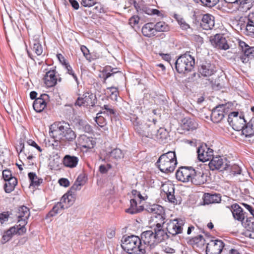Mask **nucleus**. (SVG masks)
I'll list each match as a JSON object with an SVG mask.
<instances>
[{
  "label": "nucleus",
  "instance_id": "nucleus-1",
  "mask_svg": "<svg viewBox=\"0 0 254 254\" xmlns=\"http://www.w3.org/2000/svg\"><path fill=\"white\" fill-rule=\"evenodd\" d=\"M50 135L54 139L55 142H72L76 137L75 132L71 128L70 125L65 122H59L52 125L50 128Z\"/></svg>",
  "mask_w": 254,
  "mask_h": 254
},
{
  "label": "nucleus",
  "instance_id": "nucleus-2",
  "mask_svg": "<svg viewBox=\"0 0 254 254\" xmlns=\"http://www.w3.org/2000/svg\"><path fill=\"white\" fill-rule=\"evenodd\" d=\"M157 166L159 170L166 174L173 172L177 164L175 151H168L162 154L158 159Z\"/></svg>",
  "mask_w": 254,
  "mask_h": 254
},
{
  "label": "nucleus",
  "instance_id": "nucleus-3",
  "mask_svg": "<svg viewBox=\"0 0 254 254\" xmlns=\"http://www.w3.org/2000/svg\"><path fill=\"white\" fill-rule=\"evenodd\" d=\"M131 121L136 131L140 135L151 138L152 132L155 128L156 120L146 119L143 122L139 120L138 118L133 117Z\"/></svg>",
  "mask_w": 254,
  "mask_h": 254
},
{
  "label": "nucleus",
  "instance_id": "nucleus-4",
  "mask_svg": "<svg viewBox=\"0 0 254 254\" xmlns=\"http://www.w3.org/2000/svg\"><path fill=\"white\" fill-rule=\"evenodd\" d=\"M194 59L189 54H185L180 56L175 63L177 71L180 73H185L190 71L194 65Z\"/></svg>",
  "mask_w": 254,
  "mask_h": 254
},
{
  "label": "nucleus",
  "instance_id": "nucleus-5",
  "mask_svg": "<svg viewBox=\"0 0 254 254\" xmlns=\"http://www.w3.org/2000/svg\"><path fill=\"white\" fill-rule=\"evenodd\" d=\"M141 240L140 238L134 235H131L126 238L123 242L122 247L129 254H141Z\"/></svg>",
  "mask_w": 254,
  "mask_h": 254
},
{
  "label": "nucleus",
  "instance_id": "nucleus-6",
  "mask_svg": "<svg viewBox=\"0 0 254 254\" xmlns=\"http://www.w3.org/2000/svg\"><path fill=\"white\" fill-rule=\"evenodd\" d=\"M74 203V196L66 193L62 197L60 202L54 206L48 215L53 217L60 212V210L67 208Z\"/></svg>",
  "mask_w": 254,
  "mask_h": 254
},
{
  "label": "nucleus",
  "instance_id": "nucleus-7",
  "mask_svg": "<svg viewBox=\"0 0 254 254\" xmlns=\"http://www.w3.org/2000/svg\"><path fill=\"white\" fill-rule=\"evenodd\" d=\"M141 254H145L147 249H150L158 242L156 240L154 232L151 230L144 231L141 234Z\"/></svg>",
  "mask_w": 254,
  "mask_h": 254
},
{
  "label": "nucleus",
  "instance_id": "nucleus-8",
  "mask_svg": "<svg viewBox=\"0 0 254 254\" xmlns=\"http://www.w3.org/2000/svg\"><path fill=\"white\" fill-rule=\"evenodd\" d=\"M185 221L181 218L169 220L167 223L166 230L172 236L182 233Z\"/></svg>",
  "mask_w": 254,
  "mask_h": 254
},
{
  "label": "nucleus",
  "instance_id": "nucleus-9",
  "mask_svg": "<svg viewBox=\"0 0 254 254\" xmlns=\"http://www.w3.org/2000/svg\"><path fill=\"white\" fill-rule=\"evenodd\" d=\"M228 163L229 162L226 158H222L220 156H213L209 163V166L212 171L219 170L220 171H223L227 170L229 168Z\"/></svg>",
  "mask_w": 254,
  "mask_h": 254
},
{
  "label": "nucleus",
  "instance_id": "nucleus-10",
  "mask_svg": "<svg viewBox=\"0 0 254 254\" xmlns=\"http://www.w3.org/2000/svg\"><path fill=\"white\" fill-rule=\"evenodd\" d=\"M30 215V210L26 206H22L18 208L16 216L18 218V225L22 228L20 230L22 233L26 232V229L25 226L27 224V220Z\"/></svg>",
  "mask_w": 254,
  "mask_h": 254
},
{
  "label": "nucleus",
  "instance_id": "nucleus-11",
  "mask_svg": "<svg viewBox=\"0 0 254 254\" xmlns=\"http://www.w3.org/2000/svg\"><path fill=\"white\" fill-rule=\"evenodd\" d=\"M195 173V169L191 167L182 166L176 172V179L183 183H188L191 180V176Z\"/></svg>",
  "mask_w": 254,
  "mask_h": 254
},
{
  "label": "nucleus",
  "instance_id": "nucleus-12",
  "mask_svg": "<svg viewBox=\"0 0 254 254\" xmlns=\"http://www.w3.org/2000/svg\"><path fill=\"white\" fill-rule=\"evenodd\" d=\"M225 246L224 242L220 240H212L207 244L206 254H220Z\"/></svg>",
  "mask_w": 254,
  "mask_h": 254
},
{
  "label": "nucleus",
  "instance_id": "nucleus-13",
  "mask_svg": "<svg viewBox=\"0 0 254 254\" xmlns=\"http://www.w3.org/2000/svg\"><path fill=\"white\" fill-rule=\"evenodd\" d=\"M228 122L235 130H240L244 127L246 121L244 118L238 117V112H233L229 115Z\"/></svg>",
  "mask_w": 254,
  "mask_h": 254
},
{
  "label": "nucleus",
  "instance_id": "nucleus-14",
  "mask_svg": "<svg viewBox=\"0 0 254 254\" xmlns=\"http://www.w3.org/2000/svg\"><path fill=\"white\" fill-rule=\"evenodd\" d=\"M239 44L244 53V55L241 56L240 58L243 63H247L250 59L254 58V47H250L242 41L239 42Z\"/></svg>",
  "mask_w": 254,
  "mask_h": 254
},
{
  "label": "nucleus",
  "instance_id": "nucleus-15",
  "mask_svg": "<svg viewBox=\"0 0 254 254\" xmlns=\"http://www.w3.org/2000/svg\"><path fill=\"white\" fill-rule=\"evenodd\" d=\"M210 41L211 44L217 49L226 50L229 48L226 38L221 34H217L214 36H211Z\"/></svg>",
  "mask_w": 254,
  "mask_h": 254
},
{
  "label": "nucleus",
  "instance_id": "nucleus-16",
  "mask_svg": "<svg viewBox=\"0 0 254 254\" xmlns=\"http://www.w3.org/2000/svg\"><path fill=\"white\" fill-rule=\"evenodd\" d=\"M198 159L203 162L211 160L213 156V150L206 144L199 146L197 150Z\"/></svg>",
  "mask_w": 254,
  "mask_h": 254
},
{
  "label": "nucleus",
  "instance_id": "nucleus-17",
  "mask_svg": "<svg viewBox=\"0 0 254 254\" xmlns=\"http://www.w3.org/2000/svg\"><path fill=\"white\" fill-rule=\"evenodd\" d=\"M169 137V132L165 128L160 127L157 129L156 127L153 131L152 136H151V138L156 140L160 143H166Z\"/></svg>",
  "mask_w": 254,
  "mask_h": 254
},
{
  "label": "nucleus",
  "instance_id": "nucleus-18",
  "mask_svg": "<svg viewBox=\"0 0 254 254\" xmlns=\"http://www.w3.org/2000/svg\"><path fill=\"white\" fill-rule=\"evenodd\" d=\"M226 109V105L220 104L217 106L212 110L211 119L215 123L220 122L225 116V110Z\"/></svg>",
  "mask_w": 254,
  "mask_h": 254
},
{
  "label": "nucleus",
  "instance_id": "nucleus-19",
  "mask_svg": "<svg viewBox=\"0 0 254 254\" xmlns=\"http://www.w3.org/2000/svg\"><path fill=\"white\" fill-rule=\"evenodd\" d=\"M95 96L90 93L86 92L81 98L79 97L76 101V105L81 106H93L95 104Z\"/></svg>",
  "mask_w": 254,
  "mask_h": 254
},
{
  "label": "nucleus",
  "instance_id": "nucleus-20",
  "mask_svg": "<svg viewBox=\"0 0 254 254\" xmlns=\"http://www.w3.org/2000/svg\"><path fill=\"white\" fill-rule=\"evenodd\" d=\"M162 190L166 193L167 199L170 203L174 205L180 203V200L174 195L175 188L173 185L164 184L162 186Z\"/></svg>",
  "mask_w": 254,
  "mask_h": 254
},
{
  "label": "nucleus",
  "instance_id": "nucleus-21",
  "mask_svg": "<svg viewBox=\"0 0 254 254\" xmlns=\"http://www.w3.org/2000/svg\"><path fill=\"white\" fill-rule=\"evenodd\" d=\"M77 141L80 146L84 148H93L96 144V141L93 138L88 137L85 134L80 135Z\"/></svg>",
  "mask_w": 254,
  "mask_h": 254
},
{
  "label": "nucleus",
  "instance_id": "nucleus-22",
  "mask_svg": "<svg viewBox=\"0 0 254 254\" xmlns=\"http://www.w3.org/2000/svg\"><path fill=\"white\" fill-rule=\"evenodd\" d=\"M199 71L202 76L209 77L215 73L216 69L214 64L206 62L202 64Z\"/></svg>",
  "mask_w": 254,
  "mask_h": 254
},
{
  "label": "nucleus",
  "instance_id": "nucleus-23",
  "mask_svg": "<svg viewBox=\"0 0 254 254\" xmlns=\"http://www.w3.org/2000/svg\"><path fill=\"white\" fill-rule=\"evenodd\" d=\"M48 98L49 96L46 94H42L40 97L36 98L34 101L33 105L35 111L39 113L42 112L46 107V100Z\"/></svg>",
  "mask_w": 254,
  "mask_h": 254
},
{
  "label": "nucleus",
  "instance_id": "nucleus-24",
  "mask_svg": "<svg viewBox=\"0 0 254 254\" xmlns=\"http://www.w3.org/2000/svg\"><path fill=\"white\" fill-rule=\"evenodd\" d=\"M246 25H244L246 34L249 36H254V12L250 13L245 17Z\"/></svg>",
  "mask_w": 254,
  "mask_h": 254
},
{
  "label": "nucleus",
  "instance_id": "nucleus-25",
  "mask_svg": "<svg viewBox=\"0 0 254 254\" xmlns=\"http://www.w3.org/2000/svg\"><path fill=\"white\" fill-rule=\"evenodd\" d=\"M198 125L193 119L186 117L182 119L181 128L185 131L193 130L197 128Z\"/></svg>",
  "mask_w": 254,
  "mask_h": 254
},
{
  "label": "nucleus",
  "instance_id": "nucleus-26",
  "mask_svg": "<svg viewBox=\"0 0 254 254\" xmlns=\"http://www.w3.org/2000/svg\"><path fill=\"white\" fill-rule=\"evenodd\" d=\"M43 80L46 86L48 87L54 86L57 82L58 79L56 76V71L54 70H50L46 72Z\"/></svg>",
  "mask_w": 254,
  "mask_h": 254
},
{
  "label": "nucleus",
  "instance_id": "nucleus-27",
  "mask_svg": "<svg viewBox=\"0 0 254 254\" xmlns=\"http://www.w3.org/2000/svg\"><path fill=\"white\" fill-rule=\"evenodd\" d=\"M214 17L209 14H204L200 23L202 28L206 30L212 29L214 26Z\"/></svg>",
  "mask_w": 254,
  "mask_h": 254
},
{
  "label": "nucleus",
  "instance_id": "nucleus-28",
  "mask_svg": "<svg viewBox=\"0 0 254 254\" xmlns=\"http://www.w3.org/2000/svg\"><path fill=\"white\" fill-rule=\"evenodd\" d=\"M22 228L21 227H19L18 225L14 226L13 227H11L8 230H7L6 232L4 233V234L2 236L3 240L7 242L9 241L12 236L14 234H18L19 235H23L25 232H21V229Z\"/></svg>",
  "mask_w": 254,
  "mask_h": 254
},
{
  "label": "nucleus",
  "instance_id": "nucleus-29",
  "mask_svg": "<svg viewBox=\"0 0 254 254\" xmlns=\"http://www.w3.org/2000/svg\"><path fill=\"white\" fill-rule=\"evenodd\" d=\"M78 161L79 159L77 157L70 155H65L63 159L64 165L70 168L76 167L78 164Z\"/></svg>",
  "mask_w": 254,
  "mask_h": 254
},
{
  "label": "nucleus",
  "instance_id": "nucleus-30",
  "mask_svg": "<svg viewBox=\"0 0 254 254\" xmlns=\"http://www.w3.org/2000/svg\"><path fill=\"white\" fill-rule=\"evenodd\" d=\"M191 182L195 185H200L204 184L206 181V176L202 172L195 170V173L191 176Z\"/></svg>",
  "mask_w": 254,
  "mask_h": 254
},
{
  "label": "nucleus",
  "instance_id": "nucleus-31",
  "mask_svg": "<svg viewBox=\"0 0 254 254\" xmlns=\"http://www.w3.org/2000/svg\"><path fill=\"white\" fill-rule=\"evenodd\" d=\"M231 211L234 218L240 221L244 220L245 216L243 209L237 204L235 203L231 206Z\"/></svg>",
  "mask_w": 254,
  "mask_h": 254
},
{
  "label": "nucleus",
  "instance_id": "nucleus-32",
  "mask_svg": "<svg viewBox=\"0 0 254 254\" xmlns=\"http://www.w3.org/2000/svg\"><path fill=\"white\" fill-rule=\"evenodd\" d=\"M221 200V196L220 194L204 193L203 195V201L204 204L219 203Z\"/></svg>",
  "mask_w": 254,
  "mask_h": 254
},
{
  "label": "nucleus",
  "instance_id": "nucleus-33",
  "mask_svg": "<svg viewBox=\"0 0 254 254\" xmlns=\"http://www.w3.org/2000/svg\"><path fill=\"white\" fill-rule=\"evenodd\" d=\"M102 114L105 116H107L109 119L112 121V118L116 116V112L111 105H104L101 107L100 112L98 113V115Z\"/></svg>",
  "mask_w": 254,
  "mask_h": 254
},
{
  "label": "nucleus",
  "instance_id": "nucleus-34",
  "mask_svg": "<svg viewBox=\"0 0 254 254\" xmlns=\"http://www.w3.org/2000/svg\"><path fill=\"white\" fill-rule=\"evenodd\" d=\"M143 35L147 37H152L156 34L154 25L153 23H147L142 28Z\"/></svg>",
  "mask_w": 254,
  "mask_h": 254
},
{
  "label": "nucleus",
  "instance_id": "nucleus-35",
  "mask_svg": "<svg viewBox=\"0 0 254 254\" xmlns=\"http://www.w3.org/2000/svg\"><path fill=\"white\" fill-rule=\"evenodd\" d=\"M130 203L129 208L126 209V212L127 213L130 214H134L141 212L143 209L142 206H137V201L135 199H131Z\"/></svg>",
  "mask_w": 254,
  "mask_h": 254
},
{
  "label": "nucleus",
  "instance_id": "nucleus-36",
  "mask_svg": "<svg viewBox=\"0 0 254 254\" xmlns=\"http://www.w3.org/2000/svg\"><path fill=\"white\" fill-rule=\"evenodd\" d=\"M153 230L154 231V235L158 243L162 240L168 238L170 236L167 231L165 232L162 229V227H161V229L158 227H154Z\"/></svg>",
  "mask_w": 254,
  "mask_h": 254
},
{
  "label": "nucleus",
  "instance_id": "nucleus-37",
  "mask_svg": "<svg viewBox=\"0 0 254 254\" xmlns=\"http://www.w3.org/2000/svg\"><path fill=\"white\" fill-rule=\"evenodd\" d=\"M146 210L152 214V216H156L157 215L164 213V209L160 205L154 204L147 207Z\"/></svg>",
  "mask_w": 254,
  "mask_h": 254
},
{
  "label": "nucleus",
  "instance_id": "nucleus-38",
  "mask_svg": "<svg viewBox=\"0 0 254 254\" xmlns=\"http://www.w3.org/2000/svg\"><path fill=\"white\" fill-rule=\"evenodd\" d=\"M17 184L16 178H11L9 180L5 181L4 185V190L5 192L10 193L15 189Z\"/></svg>",
  "mask_w": 254,
  "mask_h": 254
},
{
  "label": "nucleus",
  "instance_id": "nucleus-39",
  "mask_svg": "<svg viewBox=\"0 0 254 254\" xmlns=\"http://www.w3.org/2000/svg\"><path fill=\"white\" fill-rule=\"evenodd\" d=\"M31 47L32 51L37 55H41L43 51V47L40 42L34 39L31 42Z\"/></svg>",
  "mask_w": 254,
  "mask_h": 254
},
{
  "label": "nucleus",
  "instance_id": "nucleus-40",
  "mask_svg": "<svg viewBox=\"0 0 254 254\" xmlns=\"http://www.w3.org/2000/svg\"><path fill=\"white\" fill-rule=\"evenodd\" d=\"M152 221L155 222L154 227H158L161 229V227L163 226V225L165 223V215L164 213L157 215L156 216H151Z\"/></svg>",
  "mask_w": 254,
  "mask_h": 254
},
{
  "label": "nucleus",
  "instance_id": "nucleus-41",
  "mask_svg": "<svg viewBox=\"0 0 254 254\" xmlns=\"http://www.w3.org/2000/svg\"><path fill=\"white\" fill-rule=\"evenodd\" d=\"M174 18L177 20L180 27L184 30H186L190 28V25L187 23L186 20L180 15L175 14Z\"/></svg>",
  "mask_w": 254,
  "mask_h": 254
},
{
  "label": "nucleus",
  "instance_id": "nucleus-42",
  "mask_svg": "<svg viewBox=\"0 0 254 254\" xmlns=\"http://www.w3.org/2000/svg\"><path fill=\"white\" fill-rule=\"evenodd\" d=\"M124 156V152L121 149L118 148L114 149L110 152V157L116 160L123 158Z\"/></svg>",
  "mask_w": 254,
  "mask_h": 254
},
{
  "label": "nucleus",
  "instance_id": "nucleus-43",
  "mask_svg": "<svg viewBox=\"0 0 254 254\" xmlns=\"http://www.w3.org/2000/svg\"><path fill=\"white\" fill-rule=\"evenodd\" d=\"M156 33L157 32H166L169 30V27L165 22L160 21L154 24Z\"/></svg>",
  "mask_w": 254,
  "mask_h": 254
},
{
  "label": "nucleus",
  "instance_id": "nucleus-44",
  "mask_svg": "<svg viewBox=\"0 0 254 254\" xmlns=\"http://www.w3.org/2000/svg\"><path fill=\"white\" fill-rule=\"evenodd\" d=\"M118 72H119V71L117 68H114L111 66H106L104 69L105 80Z\"/></svg>",
  "mask_w": 254,
  "mask_h": 254
},
{
  "label": "nucleus",
  "instance_id": "nucleus-45",
  "mask_svg": "<svg viewBox=\"0 0 254 254\" xmlns=\"http://www.w3.org/2000/svg\"><path fill=\"white\" fill-rule=\"evenodd\" d=\"M28 175L31 181V185L37 186H39L40 184L41 183L42 180L38 179V178L37 177L35 173H29Z\"/></svg>",
  "mask_w": 254,
  "mask_h": 254
},
{
  "label": "nucleus",
  "instance_id": "nucleus-46",
  "mask_svg": "<svg viewBox=\"0 0 254 254\" xmlns=\"http://www.w3.org/2000/svg\"><path fill=\"white\" fill-rule=\"evenodd\" d=\"M252 126H249V123L246 125V122L243 128L241 130H242L243 133L245 134L246 136H251L254 134V129Z\"/></svg>",
  "mask_w": 254,
  "mask_h": 254
},
{
  "label": "nucleus",
  "instance_id": "nucleus-47",
  "mask_svg": "<svg viewBox=\"0 0 254 254\" xmlns=\"http://www.w3.org/2000/svg\"><path fill=\"white\" fill-rule=\"evenodd\" d=\"M82 186H83L80 185V184L78 183L77 182L75 181L74 184L71 187L70 190L67 192L74 196V201H75V192L77 190H79L81 189V187Z\"/></svg>",
  "mask_w": 254,
  "mask_h": 254
},
{
  "label": "nucleus",
  "instance_id": "nucleus-48",
  "mask_svg": "<svg viewBox=\"0 0 254 254\" xmlns=\"http://www.w3.org/2000/svg\"><path fill=\"white\" fill-rule=\"evenodd\" d=\"M95 121L99 127H105L107 124V121L105 117L101 116V115H98V114L95 118Z\"/></svg>",
  "mask_w": 254,
  "mask_h": 254
},
{
  "label": "nucleus",
  "instance_id": "nucleus-49",
  "mask_svg": "<svg viewBox=\"0 0 254 254\" xmlns=\"http://www.w3.org/2000/svg\"><path fill=\"white\" fill-rule=\"evenodd\" d=\"M227 170L230 171L233 175L240 174L241 173V169L240 167L236 164L231 165L229 164V168Z\"/></svg>",
  "mask_w": 254,
  "mask_h": 254
},
{
  "label": "nucleus",
  "instance_id": "nucleus-50",
  "mask_svg": "<svg viewBox=\"0 0 254 254\" xmlns=\"http://www.w3.org/2000/svg\"><path fill=\"white\" fill-rule=\"evenodd\" d=\"M107 90L111 92L110 96L112 100H117L118 95V91L117 88L114 87H109Z\"/></svg>",
  "mask_w": 254,
  "mask_h": 254
},
{
  "label": "nucleus",
  "instance_id": "nucleus-51",
  "mask_svg": "<svg viewBox=\"0 0 254 254\" xmlns=\"http://www.w3.org/2000/svg\"><path fill=\"white\" fill-rule=\"evenodd\" d=\"M202 4L208 7H212L218 2V0H200Z\"/></svg>",
  "mask_w": 254,
  "mask_h": 254
},
{
  "label": "nucleus",
  "instance_id": "nucleus-52",
  "mask_svg": "<svg viewBox=\"0 0 254 254\" xmlns=\"http://www.w3.org/2000/svg\"><path fill=\"white\" fill-rule=\"evenodd\" d=\"M80 49L86 59L90 62L91 59L89 54V51L87 48L86 46L82 45L81 46Z\"/></svg>",
  "mask_w": 254,
  "mask_h": 254
},
{
  "label": "nucleus",
  "instance_id": "nucleus-53",
  "mask_svg": "<svg viewBox=\"0 0 254 254\" xmlns=\"http://www.w3.org/2000/svg\"><path fill=\"white\" fill-rule=\"evenodd\" d=\"M2 177L5 181L9 180L11 178H15L12 176L11 171L9 170H4L2 171Z\"/></svg>",
  "mask_w": 254,
  "mask_h": 254
},
{
  "label": "nucleus",
  "instance_id": "nucleus-54",
  "mask_svg": "<svg viewBox=\"0 0 254 254\" xmlns=\"http://www.w3.org/2000/svg\"><path fill=\"white\" fill-rule=\"evenodd\" d=\"M10 214L9 212H3L0 213V221L1 223L7 221L9 217Z\"/></svg>",
  "mask_w": 254,
  "mask_h": 254
},
{
  "label": "nucleus",
  "instance_id": "nucleus-55",
  "mask_svg": "<svg viewBox=\"0 0 254 254\" xmlns=\"http://www.w3.org/2000/svg\"><path fill=\"white\" fill-rule=\"evenodd\" d=\"M95 0H82L81 3L84 7H91L95 4Z\"/></svg>",
  "mask_w": 254,
  "mask_h": 254
},
{
  "label": "nucleus",
  "instance_id": "nucleus-56",
  "mask_svg": "<svg viewBox=\"0 0 254 254\" xmlns=\"http://www.w3.org/2000/svg\"><path fill=\"white\" fill-rule=\"evenodd\" d=\"M139 19L140 18L138 16H132L129 19V23L131 26H134L138 23Z\"/></svg>",
  "mask_w": 254,
  "mask_h": 254
},
{
  "label": "nucleus",
  "instance_id": "nucleus-57",
  "mask_svg": "<svg viewBox=\"0 0 254 254\" xmlns=\"http://www.w3.org/2000/svg\"><path fill=\"white\" fill-rule=\"evenodd\" d=\"M75 181L83 186L86 183L85 174L83 173L79 174Z\"/></svg>",
  "mask_w": 254,
  "mask_h": 254
},
{
  "label": "nucleus",
  "instance_id": "nucleus-58",
  "mask_svg": "<svg viewBox=\"0 0 254 254\" xmlns=\"http://www.w3.org/2000/svg\"><path fill=\"white\" fill-rule=\"evenodd\" d=\"M59 183L61 186H63L64 187H67L70 185L69 181L65 178H61L59 179Z\"/></svg>",
  "mask_w": 254,
  "mask_h": 254
},
{
  "label": "nucleus",
  "instance_id": "nucleus-59",
  "mask_svg": "<svg viewBox=\"0 0 254 254\" xmlns=\"http://www.w3.org/2000/svg\"><path fill=\"white\" fill-rule=\"evenodd\" d=\"M27 143L29 145L32 146L33 147H35L37 149H38L40 152L42 151V149H41L40 147L39 146L37 143L32 139H29L27 140Z\"/></svg>",
  "mask_w": 254,
  "mask_h": 254
},
{
  "label": "nucleus",
  "instance_id": "nucleus-60",
  "mask_svg": "<svg viewBox=\"0 0 254 254\" xmlns=\"http://www.w3.org/2000/svg\"><path fill=\"white\" fill-rule=\"evenodd\" d=\"M159 55L160 56H161L162 58L164 60L169 62L170 63V64L171 65V64L170 63V61L171 60V56H170V55L169 54H163V53H159Z\"/></svg>",
  "mask_w": 254,
  "mask_h": 254
},
{
  "label": "nucleus",
  "instance_id": "nucleus-61",
  "mask_svg": "<svg viewBox=\"0 0 254 254\" xmlns=\"http://www.w3.org/2000/svg\"><path fill=\"white\" fill-rule=\"evenodd\" d=\"M193 241L196 243H200L201 244H202L204 242V239L203 238V237L202 235H199L198 236L195 237L193 238Z\"/></svg>",
  "mask_w": 254,
  "mask_h": 254
},
{
  "label": "nucleus",
  "instance_id": "nucleus-62",
  "mask_svg": "<svg viewBox=\"0 0 254 254\" xmlns=\"http://www.w3.org/2000/svg\"><path fill=\"white\" fill-rule=\"evenodd\" d=\"M69 2L75 9H78L79 8V3L76 0H69Z\"/></svg>",
  "mask_w": 254,
  "mask_h": 254
},
{
  "label": "nucleus",
  "instance_id": "nucleus-63",
  "mask_svg": "<svg viewBox=\"0 0 254 254\" xmlns=\"http://www.w3.org/2000/svg\"><path fill=\"white\" fill-rule=\"evenodd\" d=\"M64 65H65V68L67 71V73L69 74L71 73H72V72H73V71L71 67L69 64H66V62H64Z\"/></svg>",
  "mask_w": 254,
  "mask_h": 254
},
{
  "label": "nucleus",
  "instance_id": "nucleus-64",
  "mask_svg": "<svg viewBox=\"0 0 254 254\" xmlns=\"http://www.w3.org/2000/svg\"><path fill=\"white\" fill-rule=\"evenodd\" d=\"M99 171L101 173L104 174L107 173L108 170L105 165H102L99 167Z\"/></svg>",
  "mask_w": 254,
  "mask_h": 254
}]
</instances>
